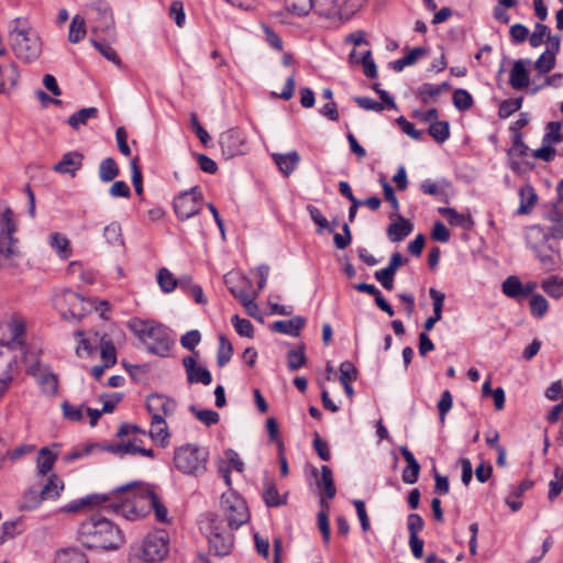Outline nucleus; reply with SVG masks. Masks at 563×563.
Wrapping results in <instances>:
<instances>
[{"label": "nucleus", "instance_id": "f257e3e1", "mask_svg": "<svg viewBox=\"0 0 563 563\" xmlns=\"http://www.w3.org/2000/svg\"><path fill=\"white\" fill-rule=\"evenodd\" d=\"M128 520L145 517L152 509L158 521H167V509L154 493L152 487L144 483H130L120 486L111 494H93L81 499V505H102Z\"/></svg>", "mask_w": 563, "mask_h": 563}, {"label": "nucleus", "instance_id": "f03ea898", "mask_svg": "<svg viewBox=\"0 0 563 563\" xmlns=\"http://www.w3.org/2000/svg\"><path fill=\"white\" fill-rule=\"evenodd\" d=\"M78 540L87 549L112 551L124 542L122 530L108 518L93 514L78 527Z\"/></svg>", "mask_w": 563, "mask_h": 563}, {"label": "nucleus", "instance_id": "7ed1b4c3", "mask_svg": "<svg viewBox=\"0 0 563 563\" xmlns=\"http://www.w3.org/2000/svg\"><path fill=\"white\" fill-rule=\"evenodd\" d=\"M130 330L146 345L150 353L165 357L174 343L169 330L152 320L137 318L129 321Z\"/></svg>", "mask_w": 563, "mask_h": 563}, {"label": "nucleus", "instance_id": "20e7f679", "mask_svg": "<svg viewBox=\"0 0 563 563\" xmlns=\"http://www.w3.org/2000/svg\"><path fill=\"white\" fill-rule=\"evenodd\" d=\"M12 23L9 41L13 53L24 63L36 60L42 53V43L37 32L21 18L15 19Z\"/></svg>", "mask_w": 563, "mask_h": 563}, {"label": "nucleus", "instance_id": "39448f33", "mask_svg": "<svg viewBox=\"0 0 563 563\" xmlns=\"http://www.w3.org/2000/svg\"><path fill=\"white\" fill-rule=\"evenodd\" d=\"M168 553V539L165 532L148 533L142 543L129 551V563H158Z\"/></svg>", "mask_w": 563, "mask_h": 563}, {"label": "nucleus", "instance_id": "423d86ee", "mask_svg": "<svg viewBox=\"0 0 563 563\" xmlns=\"http://www.w3.org/2000/svg\"><path fill=\"white\" fill-rule=\"evenodd\" d=\"M229 522L221 515L208 516V541L217 555H227L233 547L234 536Z\"/></svg>", "mask_w": 563, "mask_h": 563}, {"label": "nucleus", "instance_id": "0eeeda50", "mask_svg": "<svg viewBox=\"0 0 563 563\" xmlns=\"http://www.w3.org/2000/svg\"><path fill=\"white\" fill-rule=\"evenodd\" d=\"M207 460V451L191 444L180 446L174 455L175 466L180 472L196 476L206 472Z\"/></svg>", "mask_w": 563, "mask_h": 563}, {"label": "nucleus", "instance_id": "6e6552de", "mask_svg": "<svg viewBox=\"0 0 563 563\" xmlns=\"http://www.w3.org/2000/svg\"><path fill=\"white\" fill-rule=\"evenodd\" d=\"M25 319L19 314L0 322V349L11 352L21 349L25 341Z\"/></svg>", "mask_w": 563, "mask_h": 563}, {"label": "nucleus", "instance_id": "1a4fd4ad", "mask_svg": "<svg viewBox=\"0 0 563 563\" xmlns=\"http://www.w3.org/2000/svg\"><path fill=\"white\" fill-rule=\"evenodd\" d=\"M2 227L0 231V269L19 255L16 247L18 240L13 238L16 230L13 221V211L7 209L2 214Z\"/></svg>", "mask_w": 563, "mask_h": 563}, {"label": "nucleus", "instance_id": "9d476101", "mask_svg": "<svg viewBox=\"0 0 563 563\" xmlns=\"http://www.w3.org/2000/svg\"><path fill=\"white\" fill-rule=\"evenodd\" d=\"M64 488L63 482L55 475H51L41 489H27L22 497L19 508L21 510H33L43 500L55 499Z\"/></svg>", "mask_w": 563, "mask_h": 563}, {"label": "nucleus", "instance_id": "9b49d317", "mask_svg": "<svg viewBox=\"0 0 563 563\" xmlns=\"http://www.w3.org/2000/svg\"><path fill=\"white\" fill-rule=\"evenodd\" d=\"M221 511V516L227 519L229 526H231L232 528L239 529L250 519L245 501L234 494L222 495Z\"/></svg>", "mask_w": 563, "mask_h": 563}, {"label": "nucleus", "instance_id": "f8f14e48", "mask_svg": "<svg viewBox=\"0 0 563 563\" xmlns=\"http://www.w3.org/2000/svg\"><path fill=\"white\" fill-rule=\"evenodd\" d=\"M174 210L177 218L181 221L199 214L201 210L199 187L195 186L190 190L179 194L174 200Z\"/></svg>", "mask_w": 563, "mask_h": 563}, {"label": "nucleus", "instance_id": "ddd939ff", "mask_svg": "<svg viewBox=\"0 0 563 563\" xmlns=\"http://www.w3.org/2000/svg\"><path fill=\"white\" fill-rule=\"evenodd\" d=\"M219 144L222 156L225 159L244 155L247 152V143L244 133L238 129H230L220 135Z\"/></svg>", "mask_w": 563, "mask_h": 563}, {"label": "nucleus", "instance_id": "4468645a", "mask_svg": "<svg viewBox=\"0 0 563 563\" xmlns=\"http://www.w3.org/2000/svg\"><path fill=\"white\" fill-rule=\"evenodd\" d=\"M176 401L165 395L153 394L147 397L146 408L152 416L154 426H163L165 416L174 413Z\"/></svg>", "mask_w": 563, "mask_h": 563}, {"label": "nucleus", "instance_id": "2eb2a0df", "mask_svg": "<svg viewBox=\"0 0 563 563\" xmlns=\"http://www.w3.org/2000/svg\"><path fill=\"white\" fill-rule=\"evenodd\" d=\"M91 12L97 14V23L93 31H101L106 33L108 37L114 40V19L109 4L99 0L91 5Z\"/></svg>", "mask_w": 563, "mask_h": 563}, {"label": "nucleus", "instance_id": "dca6fc26", "mask_svg": "<svg viewBox=\"0 0 563 563\" xmlns=\"http://www.w3.org/2000/svg\"><path fill=\"white\" fill-rule=\"evenodd\" d=\"M183 365L186 369L187 379L189 384L200 383L206 386L211 384V373L206 367L197 366V362L194 356L184 357Z\"/></svg>", "mask_w": 563, "mask_h": 563}, {"label": "nucleus", "instance_id": "f3484780", "mask_svg": "<svg viewBox=\"0 0 563 563\" xmlns=\"http://www.w3.org/2000/svg\"><path fill=\"white\" fill-rule=\"evenodd\" d=\"M84 154L74 151L63 155L62 159L53 166V170L59 174H67L75 177L82 167Z\"/></svg>", "mask_w": 563, "mask_h": 563}, {"label": "nucleus", "instance_id": "a211bd4d", "mask_svg": "<svg viewBox=\"0 0 563 563\" xmlns=\"http://www.w3.org/2000/svg\"><path fill=\"white\" fill-rule=\"evenodd\" d=\"M397 218V221L390 223L387 228V236L391 242H400L408 236L412 230V223L400 214H391L390 218Z\"/></svg>", "mask_w": 563, "mask_h": 563}, {"label": "nucleus", "instance_id": "6ab92c4d", "mask_svg": "<svg viewBox=\"0 0 563 563\" xmlns=\"http://www.w3.org/2000/svg\"><path fill=\"white\" fill-rule=\"evenodd\" d=\"M306 324V319L300 316H296L289 320H278L275 321L271 328L273 331L288 334L291 336H298L300 331L303 329Z\"/></svg>", "mask_w": 563, "mask_h": 563}, {"label": "nucleus", "instance_id": "aec40b11", "mask_svg": "<svg viewBox=\"0 0 563 563\" xmlns=\"http://www.w3.org/2000/svg\"><path fill=\"white\" fill-rule=\"evenodd\" d=\"M402 457L407 462V467L402 471L401 478L406 484H415L418 481L420 473V464L415 459L413 454L407 446L399 448Z\"/></svg>", "mask_w": 563, "mask_h": 563}, {"label": "nucleus", "instance_id": "412c9836", "mask_svg": "<svg viewBox=\"0 0 563 563\" xmlns=\"http://www.w3.org/2000/svg\"><path fill=\"white\" fill-rule=\"evenodd\" d=\"M272 157L284 176H289L300 162V155L297 151H291L286 154L273 153Z\"/></svg>", "mask_w": 563, "mask_h": 563}, {"label": "nucleus", "instance_id": "4be33fe9", "mask_svg": "<svg viewBox=\"0 0 563 563\" xmlns=\"http://www.w3.org/2000/svg\"><path fill=\"white\" fill-rule=\"evenodd\" d=\"M438 212L453 227L470 230L474 225L471 214L459 213L454 208L441 207Z\"/></svg>", "mask_w": 563, "mask_h": 563}, {"label": "nucleus", "instance_id": "5701e85b", "mask_svg": "<svg viewBox=\"0 0 563 563\" xmlns=\"http://www.w3.org/2000/svg\"><path fill=\"white\" fill-rule=\"evenodd\" d=\"M313 10L327 18L341 16L344 0H312Z\"/></svg>", "mask_w": 563, "mask_h": 563}, {"label": "nucleus", "instance_id": "b1692460", "mask_svg": "<svg viewBox=\"0 0 563 563\" xmlns=\"http://www.w3.org/2000/svg\"><path fill=\"white\" fill-rule=\"evenodd\" d=\"M519 197H520V206L517 210V213L518 214H529L532 211V209L534 208L537 200H538V195L536 194L534 188L531 185L526 184L525 186H522L520 188Z\"/></svg>", "mask_w": 563, "mask_h": 563}, {"label": "nucleus", "instance_id": "393cba45", "mask_svg": "<svg viewBox=\"0 0 563 563\" xmlns=\"http://www.w3.org/2000/svg\"><path fill=\"white\" fill-rule=\"evenodd\" d=\"M95 342H99L101 360L104 366H113L117 363V351L112 341L107 336L95 333Z\"/></svg>", "mask_w": 563, "mask_h": 563}, {"label": "nucleus", "instance_id": "a878e982", "mask_svg": "<svg viewBox=\"0 0 563 563\" xmlns=\"http://www.w3.org/2000/svg\"><path fill=\"white\" fill-rule=\"evenodd\" d=\"M57 460V453H53L49 448L45 446L38 451L36 459L37 475L44 478L53 468Z\"/></svg>", "mask_w": 563, "mask_h": 563}, {"label": "nucleus", "instance_id": "bb28decb", "mask_svg": "<svg viewBox=\"0 0 563 563\" xmlns=\"http://www.w3.org/2000/svg\"><path fill=\"white\" fill-rule=\"evenodd\" d=\"M509 82L516 90L528 87L529 75L522 60H516L510 71Z\"/></svg>", "mask_w": 563, "mask_h": 563}, {"label": "nucleus", "instance_id": "cd10ccee", "mask_svg": "<svg viewBox=\"0 0 563 563\" xmlns=\"http://www.w3.org/2000/svg\"><path fill=\"white\" fill-rule=\"evenodd\" d=\"M537 257L547 271L555 269L561 261L559 251H554L551 246L542 247L537 250Z\"/></svg>", "mask_w": 563, "mask_h": 563}, {"label": "nucleus", "instance_id": "c85d7f7f", "mask_svg": "<svg viewBox=\"0 0 563 563\" xmlns=\"http://www.w3.org/2000/svg\"><path fill=\"white\" fill-rule=\"evenodd\" d=\"M98 117V109L95 107L82 108L79 111L71 114L67 123L74 129L79 130L81 125H86L89 119H95Z\"/></svg>", "mask_w": 563, "mask_h": 563}, {"label": "nucleus", "instance_id": "c756f323", "mask_svg": "<svg viewBox=\"0 0 563 563\" xmlns=\"http://www.w3.org/2000/svg\"><path fill=\"white\" fill-rule=\"evenodd\" d=\"M317 486L323 488L327 498L332 499L335 497L336 488L334 486L332 471L328 465L321 466V478L317 481Z\"/></svg>", "mask_w": 563, "mask_h": 563}, {"label": "nucleus", "instance_id": "7c9ffc66", "mask_svg": "<svg viewBox=\"0 0 563 563\" xmlns=\"http://www.w3.org/2000/svg\"><path fill=\"white\" fill-rule=\"evenodd\" d=\"M55 563H89L86 554L78 549L67 548L57 552Z\"/></svg>", "mask_w": 563, "mask_h": 563}, {"label": "nucleus", "instance_id": "2f4dec72", "mask_svg": "<svg viewBox=\"0 0 563 563\" xmlns=\"http://www.w3.org/2000/svg\"><path fill=\"white\" fill-rule=\"evenodd\" d=\"M120 174V169L112 157H107L99 165V178L103 183L115 179Z\"/></svg>", "mask_w": 563, "mask_h": 563}, {"label": "nucleus", "instance_id": "473e14b6", "mask_svg": "<svg viewBox=\"0 0 563 563\" xmlns=\"http://www.w3.org/2000/svg\"><path fill=\"white\" fill-rule=\"evenodd\" d=\"M14 362V355L11 351H3L0 349V382L10 383L12 380V364Z\"/></svg>", "mask_w": 563, "mask_h": 563}, {"label": "nucleus", "instance_id": "72a5a7b5", "mask_svg": "<svg viewBox=\"0 0 563 563\" xmlns=\"http://www.w3.org/2000/svg\"><path fill=\"white\" fill-rule=\"evenodd\" d=\"M428 132L435 142L444 143L450 136L449 122L435 120L429 125Z\"/></svg>", "mask_w": 563, "mask_h": 563}, {"label": "nucleus", "instance_id": "f704fd0d", "mask_svg": "<svg viewBox=\"0 0 563 563\" xmlns=\"http://www.w3.org/2000/svg\"><path fill=\"white\" fill-rule=\"evenodd\" d=\"M307 362L305 354V345L300 344L298 349L290 350L287 353V366L290 372H295L302 367Z\"/></svg>", "mask_w": 563, "mask_h": 563}, {"label": "nucleus", "instance_id": "c9c22d12", "mask_svg": "<svg viewBox=\"0 0 563 563\" xmlns=\"http://www.w3.org/2000/svg\"><path fill=\"white\" fill-rule=\"evenodd\" d=\"M233 354V346L231 342L225 338V335L221 334L219 336V349L217 353V364L219 367H223L227 363L230 362Z\"/></svg>", "mask_w": 563, "mask_h": 563}, {"label": "nucleus", "instance_id": "e433bc0d", "mask_svg": "<svg viewBox=\"0 0 563 563\" xmlns=\"http://www.w3.org/2000/svg\"><path fill=\"white\" fill-rule=\"evenodd\" d=\"M263 498L267 507H279L286 504V496H280L274 483H267Z\"/></svg>", "mask_w": 563, "mask_h": 563}, {"label": "nucleus", "instance_id": "4c0bfd02", "mask_svg": "<svg viewBox=\"0 0 563 563\" xmlns=\"http://www.w3.org/2000/svg\"><path fill=\"white\" fill-rule=\"evenodd\" d=\"M86 35V22L80 15H75L69 25L68 40L71 43H78Z\"/></svg>", "mask_w": 563, "mask_h": 563}, {"label": "nucleus", "instance_id": "58836bf2", "mask_svg": "<svg viewBox=\"0 0 563 563\" xmlns=\"http://www.w3.org/2000/svg\"><path fill=\"white\" fill-rule=\"evenodd\" d=\"M103 238L111 245L123 246L122 229L118 222H111L103 229Z\"/></svg>", "mask_w": 563, "mask_h": 563}, {"label": "nucleus", "instance_id": "ea45409f", "mask_svg": "<svg viewBox=\"0 0 563 563\" xmlns=\"http://www.w3.org/2000/svg\"><path fill=\"white\" fill-rule=\"evenodd\" d=\"M23 531L21 520L5 521L2 523L0 533V543L3 544L8 540L15 538Z\"/></svg>", "mask_w": 563, "mask_h": 563}, {"label": "nucleus", "instance_id": "a19ab883", "mask_svg": "<svg viewBox=\"0 0 563 563\" xmlns=\"http://www.w3.org/2000/svg\"><path fill=\"white\" fill-rule=\"evenodd\" d=\"M51 245L56 250L58 256L64 260L71 255L69 240L59 233H53L51 235Z\"/></svg>", "mask_w": 563, "mask_h": 563}, {"label": "nucleus", "instance_id": "79ce46f5", "mask_svg": "<svg viewBox=\"0 0 563 563\" xmlns=\"http://www.w3.org/2000/svg\"><path fill=\"white\" fill-rule=\"evenodd\" d=\"M541 288L552 298L563 297V278L551 277L541 283Z\"/></svg>", "mask_w": 563, "mask_h": 563}, {"label": "nucleus", "instance_id": "37998d69", "mask_svg": "<svg viewBox=\"0 0 563 563\" xmlns=\"http://www.w3.org/2000/svg\"><path fill=\"white\" fill-rule=\"evenodd\" d=\"M157 283L163 292H172L177 286L178 282L173 274L165 267L161 268L157 273Z\"/></svg>", "mask_w": 563, "mask_h": 563}, {"label": "nucleus", "instance_id": "c03bdc74", "mask_svg": "<svg viewBox=\"0 0 563 563\" xmlns=\"http://www.w3.org/2000/svg\"><path fill=\"white\" fill-rule=\"evenodd\" d=\"M416 96L421 100L423 104H428L430 102H435L440 93L435 85L426 82L418 87Z\"/></svg>", "mask_w": 563, "mask_h": 563}, {"label": "nucleus", "instance_id": "a18cd8bd", "mask_svg": "<svg viewBox=\"0 0 563 563\" xmlns=\"http://www.w3.org/2000/svg\"><path fill=\"white\" fill-rule=\"evenodd\" d=\"M554 478L549 483L548 498L553 501L563 490V468L556 466L553 472Z\"/></svg>", "mask_w": 563, "mask_h": 563}, {"label": "nucleus", "instance_id": "49530a36", "mask_svg": "<svg viewBox=\"0 0 563 563\" xmlns=\"http://www.w3.org/2000/svg\"><path fill=\"white\" fill-rule=\"evenodd\" d=\"M189 410L195 417L203 424L210 427L219 422L220 416L217 411L211 409H197L196 406H190Z\"/></svg>", "mask_w": 563, "mask_h": 563}, {"label": "nucleus", "instance_id": "de8ad7c7", "mask_svg": "<svg viewBox=\"0 0 563 563\" xmlns=\"http://www.w3.org/2000/svg\"><path fill=\"white\" fill-rule=\"evenodd\" d=\"M452 99H453V104L460 111L468 110L473 106V102H474L471 93L467 90L462 89V88H459L453 92Z\"/></svg>", "mask_w": 563, "mask_h": 563}, {"label": "nucleus", "instance_id": "09e8293b", "mask_svg": "<svg viewBox=\"0 0 563 563\" xmlns=\"http://www.w3.org/2000/svg\"><path fill=\"white\" fill-rule=\"evenodd\" d=\"M503 292L510 298H519L522 292V284L517 276H509L503 283Z\"/></svg>", "mask_w": 563, "mask_h": 563}, {"label": "nucleus", "instance_id": "8fccbe9b", "mask_svg": "<svg viewBox=\"0 0 563 563\" xmlns=\"http://www.w3.org/2000/svg\"><path fill=\"white\" fill-rule=\"evenodd\" d=\"M536 69L541 74H547L552 70L555 66V52L551 49H547L541 56L537 59Z\"/></svg>", "mask_w": 563, "mask_h": 563}, {"label": "nucleus", "instance_id": "3c124183", "mask_svg": "<svg viewBox=\"0 0 563 563\" xmlns=\"http://www.w3.org/2000/svg\"><path fill=\"white\" fill-rule=\"evenodd\" d=\"M512 146L507 152L508 158L528 155L529 147L523 143L521 133L515 132L512 136Z\"/></svg>", "mask_w": 563, "mask_h": 563}, {"label": "nucleus", "instance_id": "603ef678", "mask_svg": "<svg viewBox=\"0 0 563 563\" xmlns=\"http://www.w3.org/2000/svg\"><path fill=\"white\" fill-rule=\"evenodd\" d=\"M288 11L298 14L307 15L313 9L312 0H286Z\"/></svg>", "mask_w": 563, "mask_h": 563}, {"label": "nucleus", "instance_id": "864d4df0", "mask_svg": "<svg viewBox=\"0 0 563 563\" xmlns=\"http://www.w3.org/2000/svg\"><path fill=\"white\" fill-rule=\"evenodd\" d=\"M92 45L98 49V52L108 60L112 62L117 66H121V59L118 56L117 52L107 43L102 41H92Z\"/></svg>", "mask_w": 563, "mask_h": 563}, {"label": "nucleus", "instance_id": "5fc2aeb1", "mask_svg": "<svg viewBox=\"0 0 563 563\" xmlns=\"http://www.w3.org/2000/svg\"><path fill=\"white\" fill-rule=\"evenodd\" d=\"M548 307V301L542 295H532L530 299V311L532 316L542 318L547 313Z\"/></svg>", "mask_w": 563, "mask_h": 563}, {"label": "nucleus", "instance_id": "6e6d98bb", "mask_svg": "<svg viewBox=\"0 0 563 563\" xmlns=\"http://www.w3.org/2000/svg\"><path fill=\"white\" fill-rule=\"evenodd\" d=\"M232 324L241 336L253 338L254 328L250 320L242 319L238 314L232 317Z\"/></svg>", "mask_w": 563, "mask_h": 563}, {"label": "nucleus", "instance_id": "4d7b16f0", "mask_svg": "<svg viewBox=\"0 0 563 563\" xmlns=\"http://www.w3.org/2000/svg\"><path fill=\"white\" fill-rule=\"evenodd\" d=\"M522 97L508 99L501 102L499 106L498 114L500 118H508L514 112L518 111L522 106Z\"/></svg>", "mask_w": 563, "mask_h": 563}, {"label": "nucleus", "instance_id": "13d9d810", "mask_svg": "<svg viewBox=\"0 0 563 563\" xmlns=\"http://www.w3.org/2000/svg\"><path fill=\"white\" fill-rule=\"evenodd\" d=\"M429 295H430V298L432 299V306H433V314L432 316L434 318L441 320L445 295H444V292H442L435 288H430Z\"/></svg>", "mask_w": 563, "mask_h": 563}, {"label": "nucleus", "instance_id": "bf43d9fd", "mask_svg": "<svg viewBox=\"0 0 563 563\" xmlns=\"http://www.w3.org/2000/svg\"><path fill=\"white\" fill-rule=\"evenodd\" d=\"M360 64L363 66L364 75L368 78H375L377 76V67L372 58V52L365 51L360 58Z\"/></svg>", "mask_w": 563, "mask_h": 563}, {"label": "nucleus", "instance_id": "052dcab7", "mask_svg": "<svg viewBox=\"0 0 563 563\" xmlns=\"http://www.w3.org/2000/svg\"><path fill=\"white\" fill-rule=\"evenodd\" d=\"M354 102L364 110L375 111V112H382L385 109V104L383 102H378L374 99H371L368 97H354Z\"/></svg>", "mask_w": 563, "mask_h": 563}, {"label": "nucleus", "instance_id": "680f3d73", "mask_svg": "<svg viewBox=\"0 0 563 563\" xmlns=\"http://www.w3.org/2000/svg\"><path fill=\"white\" fill-rule=\"evenodd\" d=\"M266 430L272 442L278 445L279 451H284V444L280 440L278 423L275 418L271 417L266 420Z\"/></svg>", "mask_w": 563, "mask_h": 563}, {"label": "nucleus", "instance_id": "e2e57ef3", "mask_svg": "<svg viewBox=\"0 0 563 563\" xmlns=\"http://www.w3.org/2000/svg\"><path fill=\"white\" fill-rule=\"evenodd\" d=\"M307 210L312 221L319 227V230L327 229L329 232H333V227H330L329 221L323 217L321 211L312 205L307 206Z\"/></svg>", "mask_w": 563, "mask_h": 563}, {"label": "nucleus", "instance_id": "0e129e2a", "mask_svg": "<svg viewBox=\"0 0 563 563\" xmlns=\"http://www.w3.org/2000/svg\"><path fill=\"white\" fill-rule=\"evenodd\" d=\"M545 219L551 222L563 220V195L556 194V200L551 203L550 211L545 214Z\"/></svg>", "mask_w": 563, "mask_h": 563}, {"label": "nucleus", "instance_id": "69168bd1", "mask_svg": "<svg viewBox=\"0 0 563 563\" xmlns=\"http://www.w3.org/2000/svg\"><path fill=\"white\" fill-rule=\"evenodd\" d=\"M545 36H549V27L545 24L537 23L529 37V43L532 47H538L543 43Z\"/></svg>", "mask_w": 563, "mask_h": 563}, {"label": "nucleus", "instance_id": "338daca9", "mask_svg": "<svg viewBox=\"0 0 563 563\" xmlns=\"http://www.w3.org/2000/svg\"><path fill=\"white\" fill-rule=\"evenodd\" d=\"M357 378V369L353 363L345 361L340 365V383H351Z\"/></svg>", "mask_w": 563, "mask_h": 563}, {"label": "nucleus", "instance_id": "774afa93", "mask_svg": "<svg viewBox=\"0 0 563 563\" xmlns=\"http://www.w3.org/2000/svg\"><path fill=\"white\" fill-rule=\"evenodd\" d=\"M169 15L174 19L177 26L181 27L185 24L186 15L184 11V4L181 1H173L169 8Z\"/></svg>", "mask_w": 563, "mask_h": 563}]
</instances>
